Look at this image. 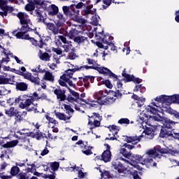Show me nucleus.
I'll list each match as a JSON object with an SVG mask.
<instances>
[{
    "instance_id": "1",
    "label": "nucleus",
    "mask_w": 179,
    "mask_h": 179,
    "mask_svg": "<svg viewBox=\"0 0 179 179\" xmlns=\"http://www.w3.org/2000/svg\"><path fill=\"white\" fill-rule=\"evenodd\" d=\"M159 153H169V150L166 148H162L159 145H157L155 148L150 149L142 155H136V160L141 164H153V159L158 157L160 159L161 156Z\"/></svg>"
},
{
    "instance_id": "2",
    "label": "nucleus",
    "mask_w": 179,
    "mask_h": 179,
    "mask_svg": "<svg viewBox=\"0 0 179 179\" xmlns=\"http://www.w3.org/2000/svg\"><path fill=\"white\" fill-rule=\"evenodd\" d=\"M164 108H167V106L165 105H162L160 102H152L151 105L148 106L145 108V111L148 113V114H153V115H150L148 119H147L146 124L148 125V127H153L155 125V121L158 122H163V120H164V117L160 116L158 113L160 111H164Z\"/></svg>"
},
{
    "instance_id": "3",
    "label": "nucleus",
    "mask_w": 179,
    "mask_h": 179,
    "mask_svg": "<svg viewBox=\"0 0 179 179\" xmlns=\"http://www.w3.org/2000/svg\"><path fill=\"white\" fill-rule=\"evenodd\" d=\"M17 17L20 19V22L22 24V31H18L17 30L13 31L12 32L13 36H15L17 37V38H23V35L24 33L27 31H31L32 30L34 31V33L36 34L37 36L38 35V32L36 31L34 29V26H33V23L31 22V20H30V18L29 17V15L24 13H19L17 15Z\"/></svg>"
},
{
    "instance_id": "4",
    "label": "nucleus",
    "mask_w": 179,
    "mask_h": 179,
    "mask_svg": "<svg viewBox=\"0 0 179 179\" xmlns=\"http://www.w3.org/2000/svg\"><path fill=\"white\" fill-rule=\"evenodd\" d=\"M15 103H19L20 108L27 110L28 113L34 112L35 113H40L38 111V103H34L36 100L34 95L29 96L27 94L20 95L15 99Z\"/></svg>"
},
{
    "instance_id": "5",
    "label": "nucleus",
    "mask_w": 179,
    "mask_h": 179,
    "mask_svg": "<svg viewBox=\"0 0 179 179\" xmlns=\"http://www.w3.org/2000/svg\"><path fill=\"white\" fill-rule=\"evenodd\" d=\"M108 94H110L111 96H113L111 94V92H110V90H100L98 92H95L93 94V98L96 100H90V103H87V104H88L89 106H90L91 107H96L97 106V104H106V101H103V99H104L105 97H107V96H108Z\"/></svg>"
},
{
    "instance_id": "6",
    "label": "nucleus",
    "mask_w": 179,
    "mask_h": 179,
    "mask_svg": "<svg viewBox=\"0 0 179 179\" xmlns=\"http://www.w3.org/2000/svg\"><path fill=\"white\" fill-rule=\"evenodd\" d=\"M155 100V101L160 103L162 107L166 106L168 108L170 104H172V103H179V94H175L171 96L162 95L160 96L156 97Z\"/></svg>"
},
{
    "instance_id": "7",
    "label": "nucleus",
    "mask_w": 179,
    "mask_h": 179,
    "mask_svg": "<svg viewBox=\"0 0 179 179\" xmlns=\"http://www.w3.org/2000/svg\"><path fill=\"white\" fill-rule=\"evenodd\" d=\"M72 5L70 6H64L62 7V11L64 15L66 16V17H70L71 20H73L74 22H77V23H81V24H85L86 23V20H85L83 17L80 16L76 15L72 13Z\"/></svg>"
},
{
    "instance_id": "8",
    "label": "nucleus",
    "mask_w": 179,
    "mask_h": 179,
    "mask_svg": "<svg viewBox=\"0 0 179 179\" xmlns=\"http://www.w3.org/2000/svg\"><path fill=\"white\" fill-rule=\"evenodd\" d=\"M101 40V41L103 43V44H106V45H103V43L100 42H96V45L99 48H103V50H108V45H113V36H110L109 34L104 35L103 34V31L101 32H96Z\"/></svg>"
},
{
    "instance_id": "9",
    "label": "nucleus",
    "mask_w": 179,
    "mask_h": 179,
    "mask_svg": "<svg viewBox=\"0 0 179 179\" xmlns=\"http://www.w3.org/2000/svg\"><path fill=\"white\" fill-rule=\"evenodd\" d=\"M71 94L68 96L67 100L69 101V103H73L74 106V108L77 111H80V109L82 108V106H80V101H82V99L79 98V94L78 92L71 90L70 88H68Z\"/></svg>"
},
{
    "instance_id": "10",
    "label": "nucleus",
    "mask_w": 179,
    "mask_h": 179,
    "mask_svg": "<svg viewBox=\"0 0 179 179\" xmlns=\"http://www.w3.org/2000/svg\"><path fill=\"white\" fill-rule=\"evenodd\" d=\"M90 0H87L86 3H83V2L78 3L77 5L72 4L71 5V10L73 12V13H76V15H79L80 10L76 9H81V8H83V6H86L87 9L85 10V15H92V8H93V5L90 4Z\"/></svg>"
},
{
    "instance_id": "11",
    "label": "nucleus",
    "mask_w": 179,
    "mask_h": 179,
    "mask_svg": "<svg viewBox=\"0 0 179 179\" xmlns=\"http://www.w3.org/2000/svg\"><path fill=\"white\" fill-rule=\"evenodd\" d=\"M88 117L90 118L89 119L88 122V128H90V129H94V128H96L100 125V121H101L100 114L94 113L93 115Z\"/></svg>"
},
{
    "instance_id": "12",
    "label": "nucleus",
    "mask_w": 179,
    "mask_h": 179,
    "mask_svg": "<svg viewBox=\"0 0 179 179\" xmlns=\"http://www.w3.org/2000/svg\"><path fill=\"white\" fill-rule=\"evenodd\" d=\"M112 166L115 170H117V171L120 174H124V176H127L128 174H131V171L128 169V168L124 166L121 162L118 161H115L112 162Z\"/></svg>"
},
{
    "instance_id": "13",
    "label": "nucleus",
    "mask_w": 179,
    "mask_h": 179,
    "mask_svg": "<svg viewBox=\"0 0 179 179\" xmlns=\"http://www.w3.org/2000/svg\"><path fill=\"white\" fill-rule=\"evenodd\" d=\"M61 41L62 43H64V44H69V45H65L64 46V48L65 49L66 52H69V50H71V48H72V44H71V42H67L66 38L62 35H58L55 37V43L58 46H59V45H61V44H62L61 43Z\"/></svg>"
},
{
    "instance_id": "14",
    "label": "nucleus",
    "mask_w": 179,
    "mask_h": 179,
    "mask_svg": "<svg viewBox=\"0 0 179 179\" xmlns=\"http://www.w3.org/2000/svg\"><path fill=\"white\" fill-rule=\"evenodd\" d=\"M17 73V75H20L21 76H23L24 79H27V80H30V82H32V83H35V85H40V78H38V76L36 77H34L31 75V73L27 72L23 73L19 71H16L15 72Z\"/></svg>"
},
{
    "instance_id": "15",
    "label": "nucleus",
    "mask_w": 179,
    "mask_h": 179,
    "mask_svg": "<svg viewBox=\"0 0 179 179\" xmlns=\"http://www.w3.org/2000/svg\"><path fill=\"white\" fill-rule=\"evenodd\" d=\"M132 99L136 101V104L133 103L131 105V108H133V110H136V111H141V109L139 108H141V107H142V106L145 104V101H146V99L143 97H139L136 94H133Z\"/></svg>"
},
{
    "instance_id": "16",
    "label": "nucleus",
    "mask_w": 179,
    "mask_h": 179,
    "mask_svg": "<svg viewBox=\"0 0 179 179\" xmlns=\"http://www.w3.org/2000/svg\"><path fill=\"white\" fill-rule=\"evenodd\" d=\"M116 92L110 90V93H111L112 96L114 97H117L118 99L122 96L124 94V90H122V82L120 80H116Z\"/></svg>"
},
{
    "instance_id": "17",
    "label": "nucleus",
    "mask_w": 179,
    "mask_h": 179,
    "mask_svg": "<svg viewBox=\"0 0 179 179\" xmlns=\"http://www.w3.org/2000/svg\"><path fill=\"white\" fill-rule=\"evenodd\" d=\"M26 163V169L24 170L25 173H34L36 171V169L40 167V165L37 164V162H29V159H26L24 161Z\"/></svg>"
},
{
    "instance_id": "18",
    "label": "nucleus",
    "mask_w": 179,
    "mask_h": 179,
    "mask_svg": "<svg viewBox=\"0 0 179 179\" xmlns=\"http://www.w3.org/2000/svg\"><path fill=\"white\" fill-rule=\"evenodd\" d=\"M0 48H1V52H2V59L0 61L1 64H3V62H9L10 61V57H13L12 53H10V51L8 50H6L3 48H2V45H0Z\"/></svg>"
},
{
    "instance_id": "19",
    "label": "nucleus",
    "mask_w": 179,
    "mask_h": 179,
    "mask_svg": "<svg viewBox=\"0 0 179 179\" xmlns=\"http://www.w3.org/2000/svg\"><path fill=\"white\" fill-rule=\"evenodd\" d=\"M16 80H15V76L8 75V78L5 76H0V85H15Z\"/></svg>"
},
{
    "instance_id": "20",
    "label": "nucleus",
    "mask_w": 179,
    "mask_h": 179,
    "mask_svg": "<svg viewBox=\"0 0 179 179\" xmlns=\"http://www.w3.org/2000/svg\"><path fill=\"white\" fill-rule=\"evenodd\" d=\"M77 145H80V148L82 149V152L84 155L89 156L90 155H93V152H92V149L93 147L87 146L83 143V141H78L77 142Z\"/></svg>"
},
{
    "instance_id": "21",
    "label": "nucleus",
    "mask_w": 179,
    "mask_h": 179,
    "mask_svg": "<svg viewBox=\"0 0 179 179\" xmlns=\"http://www.w3.org/2000/svg\"><path fill=\"white\" fill-rule=\"evenodd\" d=\"M104 146L106 148V150H105L101 155L102 160L107 163V162H110L111 160V151H110V145L108 144H104Z\"/></svg>"
},
{
    "instance_id": "22",
    "label": "nucleus",
    "mask_w": 179,
    "mask_h": 179,
    "mask_svg": "<svg viewBox=\"0 0 179 179\" xmlns=\"http://www.w3.org/2000/svg\"><path fill=\"white\" fill-rule=\"evenodd\" d=\"M65 22H66V18L64 16L62 13H57V20H55V24L57 26V27H62L64 24H65Z\"/></svg>"
},
{
    "instance_id": "23",
    "label": "nucleus",
    "mask_w": 179,
    "mask_h": 179,
    "mask_svg": "<svg viewBox=\"0 0 179 179\" xmlns=\"http://www.w3.org/2000/svg\"><path fill=\"white\" fill-rule=\"evenodd\" d=\"M90 68H91V69H95L96 71H98L99 73H102L103 75H111V73H113L110 69L105 67H100L99 65L91 66Z\"/></svg>"
},
{
    "instance_id": "24",
    "label": "nucleus",
    "mask_w": 179,
    "mask_h": 179,
    "mask_svg": "<svg viewBox=\"0 0 179 179\" xmlns=\"http://www.w3.org/2000/svg\"><path fill=\"white\" fill-rule=\"evenodd\" d=\"M46 27L48 30H50L55 36H56V34H58L59 32V27H58L54 23L49 22L47 24Z\"/></svg>"
},
{
    "instance_id": "25",
    "label": "nucleus",
    "mask_w": 179,
    "mask_h": 179,
    "mask_svg": "<svg viewBox=\"0 0 179 179\" xmlns=\"http://www.w3.org/2000/svg\"><path fill=\"white\" fill-rule=\"evenodd\" d=\"M74 42L80 45H89V41L85 36H76L74 38Z\"/></svg>"
},
{
    "instance_id": "26",
    "label": "nucleus",
    "mask_w": 179,
    "mask_h": 179,
    "mask_svg": "<svg viewBox=\"0 0 179 179\" xmlns=\"http://www.w3.org/2000/svg\"><path fill=\"white\" fill-rule=\"evenodd\" d=\"M157 129V126L153 124V126L146 127L145 130L143 131V134L147 135V136H151L152 138L154 132Z\"/></svg>"
},
{
    "instance_id": "27",
    "label": "nucleus",
    "mask_w": 179,
    "mask_h": 179,
    "mask_svg": "<svg viewBox=\"0 0 179 179\" xmlns=\"http://www.w3.org/2000/svg\"><path fill=\"white\" fill-rule=\"evenodd\" d=\"M58 12H59V8L55 4L50 5L48 8L49 16H55V15H58Z\"/></svg>"
},
{
    "instance_id": "28",
    "label": "nucleus",
    "mask_w": 179,
    "mask_h": 179,
    "mask_svg": "<svg viewBox=\"0 0 179 179\" xmlns=\"http://www.w3.org/2000/svg\"><path fill=\"white\" fill-rule=\"evenodd\" d=\"M54 93L60 101H64V100L66 99V96H65V91L62 90L56 89L54 90Z\"/></svg>"
},
{
    "instance_id": "29",
    "label": "nucleus",
    "mask_w": 179,
    "mask_h": 179,
    "mask_svg": "<svg viewBox=\"0 0 179 179\" xmlns=\"http://www.w3.org/2000/svg\"><path fill=\"white\" fill-rule=\"evenodd\" d=\"M162 122L164 124V128H166L167 129H171V128L176 125V122L170 120V119L167 117H164Z\"/></svg>"
},
{
    "instance_id": "30",
    "label": "nucleus",
    "mask_w": 179,
    "mask_h": 179,
    "mask_svg": "<svg viewBox=\"0 0 179 179\" xmlns=\"http://www.w3.org/2000/svg\"><path fill=\"white\" fill-rule=\"evenodd\" d=\"M5 113L8 117H15L16 114H19V110L15 107H10L9 109H5Z\"/></svg>"
},
{
    "instance_id": "31",
    "label": "nucleus",
    "mask_w": 179,
    "mask_h": 179,
    "mask_svg": "<svg viewBox=\"0 0 179 179\" xmlns=\"http://www.w3.org/2000/svg\"><path fill=\"white\" fill-rule=\"evenodd\" d=\"M110 131L112 134V135H113V137H110L109 139L110 141H115V139H117L118 138L117 134H118V127L115 125H112L110 127Z\"/></svg>"
},
{
    "instance_id": "32",
    "label": "nucleus",
    "mask_w": 179,
    "mask_h": 179,
    "mask_svg": "<svg viewBox=\"0 0 179 179\" xmlns=\"http://www.w3.org/2000/svg\"><path fill=\"white\" fill-rule=\"evenodd\" d=\"M55 115H56L57 118L61 120L62 121H68L69 120H71V118L72 117V115H71L66 116L65 114L61 113L59 112L55 113Z\"/></svg>"
},
{
    "instance_id": "33",
    "label": "nucleus",
    "mask_w": 179,
    "mask_h": 179,
    "mask_svg": "<svg viewBox=\"0 0 179 179\" xmlns=\"http://www.w3.org/2000/svg\"><path fill=\"white\" fill-rule=\"evenodd\" d=\"M38 57L41 61L48 62L50 61V58H51V56L47 52H43L41 50H39L38 52Z\"/></svg>"
},
{
    "instance_id": "34",
    "label": "nucleus",
    "mask_w": 179,
    "mask_h": 179,
    "mask_svg": "<svg viewBox=\"0 0 179 179\" xmlns=\"http://www.w3.org/2000/svg\"><path fill=\"white\" fill-rule=\"evenodd\" d=\"M70 79L71 78L67 75L63 74L59 80V83L61 86L65 87L66 86V82H69Z\"/></svg>"
},
{
    "instance_id": "35",
    "label": "nucleus",
    "mask_w": 179,
    "mask_h": 179,
    "mask_svg": "<svg viewBox=\"0 0 179 179\" xmlns=\"http://www.w3.org/2000/svg\"><path fill=\"white\" fill-rule=\"evenodd\" d=\"M30 135H31L30 132H26L24 130H22V131H17V134H15V136L18 138V139H23V138H26V136H30Z\"/></svg>"
},
{
    "instance_id": "36",
    "label": "nucleus",
    "mask_w": 179,
    "mask_h": 179,
    "mask_svg": "<svg viewBox=\"0 0 179 179\" xmlns=\"http://www.w3.org/2000/svg\"><path fill=\"white\" fill-rule=\"evenodd\" d=\"M78 34H79V31L75 28H72L70 31H69V32H67L66 36L70 38H75Z\"/></svg>"
},
{
    "instance_id": "37",
    "label": "nucleus",
    "mask_w": 179,
    "mask_h": 179,
    "mask_svg": "<svg viewBox=\"0 0 179 179\" xmlns=\"http://www.w3.org/2000/svg\"><path fill=\"white\" fill-rule=\"evenodd\" d=\"M122 75L124 78V80L126 82H135V77H134V76L127 74V73H125V69L123 71Z\"/></svg>"
},
{
    "instance_id": "38",
    "label": "nucleus",
    "mask_w": 179,
    "mask_h": 179,
    "mask_svg": "<svg viewBox=\"0 0 179 179\" xmlns=\"http://www.w3.org/2000/svg\"><path fill=\"white\" fill-rule=\"evenodd\" d=\"M44 80H48L49 82H54V76H52V73L50 71H45L43 76Z\"/></svg>"
},
{
    "instance_id": "39",
    "label": "nucleus",
    "mask_w": 179,
    "mask_h": 179,
    "mask_svg": "<svg viewBox=\"0 0 179 179\" xmlns=\"http://www.w3.org/2000/svg\"><path fill=\"white\" fill-rule=\"evenodd\" d=\"M16 88L21 92H25V90H27V85L26 83H17L16 84Z\"/></svg>"
},
{
    "instance_id": "40",
    "label": "nucleus",
    "mask_w": 179,
    "mask_h": 179,
    "mask_svg": "<svg viewBox=\"0 0 179 179\" xmlns=\"http://www.w3.org/2000/svg\"><path fill=\"white\" fill-rule=\"evenodd\" d=\"M33 96L35 101H38V100H45V99H47V95H45V94L38 95L37 92H34Z\"/></svg>"
},
{
    "instance_id": "41",
    "label": "nucleus",
    "mask_w": 179,
    "mask_h": 179,
    "mask_svg": "<svg viewBox=\"0 0 179 179\" xmlns=\"http://www.w3.org/2000/svg\"><path fill=\"white\" fill-rule=\"evenodd\" d=\"M17 143H19V141L14 140L12 141L7 142L6 144L3 145V148H15V146H16Z\"/></svg>"
},
{
    "instance_id": "42",
    "label": "nucleus",
    "mask_w": 179,
    "mask_h": 179,
    "mask_svg": "<svg viewBox=\"0 0 179 179\" xmlns=\"http://www.w3.org/2000/svg\"><path fill=\"white\" fill-rule=\"evenodd\" d=\"M142 136H143L141 135V136H138L129 137L127 138V142L129 143H132L133 142H136L138 143V142H141V139Z\"/></svg>"
},
{
    "instance_id": "43",
    "label": "nucleus",
    "mask_w": 179,
    "mask_h": 179,
    "mask_svg": "<svg viewBox=\"0 0 179 179\" xmlns=\"http://www.w3.org/2000/svg\"><path fill=\"white\" fill-rule=\"evenodd\" d=\"M76 71H79V69L77 67L71 69H68L67 71H66L64 75H66L69 78H71L72 76H73V73H75Z\"/></svg>"
},
{
    "instance_id": "44",
    "label": "nucleus",
    "mask_w": 179,
    "mask_h": 179,
    "mask_svg": "<svg viewBox=\"0 0 179 179\" xmlns=\"http://www.w3.org/2000/svg\"><path fill=\"white\" fill-rule=\"evenodd\" d=\"M120 153L124 156V157H127V159H129L131 156H132V153L127 151V149L122 148L120 150Z\"/></svg>"
},
{
    "instance_id": "45",
    "label": "nucleus",
    "mask_w": 179,
    "mask_h": 179,
    "mask_svg": "<svg viewBox=\"0 0 179 179\" xmlns=\"http://www.w3.org/2000/svg\"><path fill=\"white\" fill-rule=\"evenodd\" d=\"M146 109L145 110H143L142 113H140L139 115V120L140 121H141L142 122H148V121H146V120H148V115L146 114Z\"/></svg>"
},
{
    "instance_id": "46",
    "label": "nucleus",
    "mask_w": 179,
    "mask_h": 179,
    "mask_svg": "<svg viewBox=\"0 0 179 179\" xmlns=\"http://www.w3.org/2000/svg\"><path fill=\"white\" fill-rule=\"evenodd\" d=\"M34 16H36L38 19V22H41L44 19V17L43 16V11H41L40 9H36L34 11Z\"/></svg>"
},
{
    "instance_id": "47",
    "label": "nucleus",
    "mask_w": 179,
    "mask_h": 179,
    "mask_svg": "<svg viewBox=\"0 0 179 179\" xmlns=\"http://www.w3.org/2000/svg\"><path fill=\"white\" fill-rule=\"evenodd\" d=\"M49 166L51 168L52 171H57L59 169V162H50L49 163Z\"/></svg>"
},
{
    "instance_id": "48",
    "label": "nucleus",
    "mask_w": 179,
    "mask_h": 179,
    "mask_svg": "<svg viewBox=\"0 0 179 179\" xmlns=\"http://www.w3.org/2000/svg\"><path fill=\"white\" fill-rule=\"evenodd\" d=\"M10 93V90L7 89L5 87H0V96H6Z\"/></svg>"
},
{
    "instance_id": "49",
    "label": "nucleus",
    "mask_w": 179,
    "mask_h": 179,
    "mask_svg": "<svg viewBox=\"0 0 179 179\" xmlns=\"http://www.w3.org/2000/svg\"><path fill=\"white\" fill-rule=\"evenodd\" d=\"M30 41L32 43L33 45H35L36 47H39V48H43V46L44 45V43L43 41H40L39 43L36 41L34 38H31Z\"/></svg>"
},
{
    "instance_id": "50",
    "label": "nucleus",
    "mask_w": 179,
    "mask_h": 179,
    "mask_svg": "<svg viewBox=\"0 0 179 179\" xmlns=\"http://www.w3.org/2000/svg\"><path fill=\"white\" fill-rule=\"evenodd\" d=\"M45 118L48 121H49L48 124L50 125V124H53V125H58V121H57L55 119L50 117L48 115H46Z\"/></svg>"
},
{
    "instance_id": "51",
    "label": "nucleus",
    "mask_w": 179,
    "mask_h": 179,
    "mask_svg": "<svg viewBox=\"0 0 179 179\" xmlns=\"http://www.w3.org/2000/svg\"><path fill=\"white\" fill-rule=\"evenodd\" d=\"M20 171V169L18 166H13L11 168L10 174L11 176H17Z\"/></svg>"
},
{
    "instance_id": "52",
    "label": "nucleus",
    "mask_w": 179,
    "mask_h": 179,
    "mask_svg": "<svg viewBox=\"0 0 179 179\" xmlns=\"http://www.w3.org/2000/svg\"><path fill=\"white\" fill-rule=\"evenodd\" d=\"M91 24L94 26H97L99 24V19H97V15H94L91 17Z\"/></svg>"
},
{
    "instance_id": "53",
    "label": "nucleus",
    "mask_w": 179,
    "mask_h": 179,
    "mask_svg": "<svg viewBox=\"0 0 179 179\" xmlns=\"http://www.w3.org/2000/svg\"><path fill=\"white\" fill-rule=\"evenodd\" d=\"M0 158L1 160H8V159H9V155H8V152L6 150L1 151Z\"/></svg>"
},
{
    "instance_id": "54",
    "label": "nucleus",
    "mask_w": 179,
    "mask_h": 179,
    "mask_svg": "<svg viewBox=\"0 0 179 179\" xmlns=\"http://www.w3.org/2000/svg\"><path fill=\"white\" fill-rule=\"evenodd\" d=\"M32 72H37L38 73H44L45 69H41V66L38 65L35 69H31Z\"/></svg>"
},
{
    "instance_id": "55",
    "label": "nucleus",
    "mask_w": 179,
    "mask_h": 179,
    "mask_svg": "<svg viewBox=\"0 0 179 179\" xmlns=\"http://www.w3.org/2000/svg\"><path fill=\"white\" fill-rule=\"evenodd\" d=\"M31 2H33L34 3H36V5H38L42 8H44L45 5V1H44V0H33V1H31Z\"/></svg>"
},
{
    "instance_id": "56",
    "label": "nucleus",
    "mask_w": 179,
    "mask_h": 179,
    "mask_svg": "<svg viewBox=\"0 0 179 179\" xmlns=\"http://www.w3.org/2000/svg\"><path fill=\"white\" fill-rule=\"evenodd\" d=\"M124 48H123L122 51L123 52H125L126 51V55H128L131 52V49L129 48V42H126L124 43Z\"/></svg>"
},
{
    "instance_id": "57",
    "label": "nucleus",
    "mask_w": 179,
    "mask_h": 179,
    "mask_svg": "<svg viewBox=\"0 0 179 179\" xmlns=\"http://www.w3.org/2000/svg\"><path fill=\"white\" fill-rule=\"evenodd\" d=\"M102 179H113L111 176H110V172L105 171L104 173H102L101 174Z\"/></svg>"
},
{
    "instance_id": "58",
    "label": "nucleus",
    "mask_w": 179,
    "mask_h": 179,
    "mask_svg": "<svg viewBox=\"0 0 179 179\" xmlns=\"http://www.w3.org/2000/svg\"><path fill=\"white\" fill-rule=\"evenodd\" d=\"M78 57V55H76V53H75L73 51H71L69 52V55L67 56V58L69 59H76Z\"/></svg>"
},
{
    "instance_id": "59",
    "label": "nucleus",
    "mask_w": 179,
    "mask_h": 179,
    "mask_svg": "<svg viewBox=\"0 0 179 179\" xmlns=\"http://www.w3.org/2000/svg\"><path fill=\"white\" fill-rule=\"evenodd\" d=\"M103 84L105 85L108 89H111L113 87V84L110 81V80H105L102 81Z\"/></svg>"
},
{
    "instance_id": "60",
    "label": "nucleus",
    "mask_w": 179,
    "mask_h": 179,
    "mask_svg": "<svg viewBox=\"0 0 179 179\" xmlns=\"http://www.w3.org/2000/svg\"><path fill=\"white\" fill-rule=\"evenodd\" d=\"M63 108H64L68 113H71L73 114V109L71 107V106L67 105V104H63L62 105Z\"/></svg>"
},
{
    "instance_id": "61",
    "label": "nucleus",
    "mask_w": 179,
    "mask_h": 179,
    "mask_svg": "<svg viewBox=\"0 0 179 179\" xmlns=\"http://www.w3.org/2000/svg\"><path fill=\"white\" fill-rule=\"evenodd\" d=\"M25 9L28 10V12H31V10H34L35 6L33 4L29 3L25 6Z\"/></svg>"
},
{
    "instance_id": "62",
    "label": "nucleus",
    "mask_w": 179,
    "mask_h": 179,
    "mask_svg": "<svg viewBox=\"0 0 179 179\" xmlns=\"http://www.w3.org/2000/svg\"><path fill=\"white\" fill-rule=\"evenodd\" d=\"M52 62L53 64H56L57 65L60 64L59 57H58V55H53Z\"/></svg>"
},
{
    "instance_id": "63",
    "label": "nucleus",
    "mask_w": 179,
    "mask_h": 179,
    "mask_svg": "<svg viewBox=\"0 0 179 179\" xmlns=\"http://www.w3.org/2000/svg\"><path fill=\"white\" fill-rule=\"evenodd\" d=\"M0 178H1V179H10V178H12V177H10V176H6L5 172L2 171L0 169Z\"/></svg>"
},
{
    "instance_id": "64",
    "label": "nucleus",
    "mask_w": 179,
    "mask_h": 179,
    "mask_svg": "<svg viewBox=\"0 0 179 179\" xmlns=\"http://www.w3.org/2000/svg\"><path fill=\"white\" fill-rule=\"evenodd\" d=\"M119 124H129V120L128 118H122L118 121Z\"/></svg>"
}]
</instances>
